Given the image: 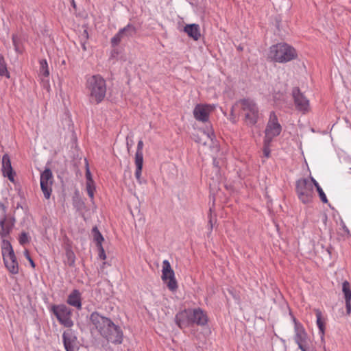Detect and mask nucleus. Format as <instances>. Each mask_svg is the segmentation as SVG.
Here are the masks:
<instances>
[{
  "mask_svg": "<svg viewBox=\"0 0 351 351\" xmlns=\"http://www.w3.org/2000/svg\"><path fill=\"white\" fill-rule=\"evenodd\" d=\"M99 251V257L100 259L105 260L106 258V255L104 251L103 246L97 247Z\"/></svg>",
  "mask_w": 351,
  "mask_h": 351,
  "instance_id": "36",
  "label": "nucleus"
},
{
  "mask_svg": "<svg viewBox=\"0 0 351 351\" xmlns=\"http://www.w3.org/2000/svg\"><path fill=\"white\" fill-rule=\"evenodd\" d=\"M193 324H196L199 326H204L207 324L208 319L206 313L200 308L192 309Z\"/></svg>",
  "mask_w": 351,
  "mask_h": 351,
  "instance_id": "19",
  "label": "nucleus"
},
{
  "mask_svg": "<svg viewBox=\"0 0 351 351\" xmlns=\"http://www.w3.org/2000/svg\"><path fill=\"white\" fill-rule=\"evenodd\" d=\"M120 31L123 35V38H130L134 36L136 34V27L129 23L125 27L120 29Z\"/></svg>",
  "mask_w": 351,
  "mask_h": 351,
  "instance_id": "25",
  "label": "nucleus"
},
{
  "mask_svg": "<svg viewBox=\"0 0 351 351\" xmlns=\"http://www.w3.org/2000/svg\"><path fill=\"white\" fill-rule=\"evenodd\" d=\"M143 142L142 140H140L137 145V149L135 154V160H143Z\"/></svg>",
  "mask_w": 351,
  "mask_h": 351,
  "instance_id": "28",
  "label": "nucleus"
},
{
  "mask_svg": "<svg viewBox=\"0 0 351 351\" xmlns=\"http://www.w3.org/2000/svg\"><path fill=\"white\" fill-rule=\"evenodd\" d=\"M1 253L7 269L12 274H17L19 271V265L16 255L10 243L4 239L2 240Z\"/></svg>",
  "mask_w": 351,
  "mask_h": 351,
  "instance_id": "4",
  "label": "nucleus"
},
{
  "mask_svg": "<svg viewBox=\"0 0 351 351\" xmlns=\"http://www.w3.org/2000/svg\"><path fill=\"white\" fill-rule=\"evenodd\" d=\"M293 321L294 324L293 340L298 348L312 343L303 325L295 317L293 318Z\"/></svg>",
  "mask_w": 351,
  "mask_h": 351,
  "instance_id": "10",
  "label": "nucleus"
},
{
  "mask_svg": "<svg viewBox=\"0 0 351 351\" xmlns=\"http://www.w3.org/2000/svg\"><path fill=\"white\" fill-rule=\"evenodd\" d=\"M19 242L21 244L23 245L28 242V237L27 234L25 232H23L19 237Z\"/></svg>",
  "mask_w": 351,
  "mask_h": 351,
  "instance_id": "37",
  "label": "nucleus"
},
{
  "mask_svg": "<svg viewBox=\"0 0 351 351\" xmlns=\"http://www.w3.org/2000/svg\"><path fill=\"white\" fill-rule=\"evenodd\" d=\"M176 322L181 328H185L193 325L192 309H185L179 312L176 316Z\"/></svg>",
  "mask_w": 351,
  "mask_h": 351,
  "instance_id": "13",
  "label": "nucleus"
},
{
  "mask_svg": "<svg viewBox=\"0 0 351 351\" xmlns=\"http://www.w3.org/2000/svg\"><path fill=\"white\" fill-rule=\"evenodd\" d=\"M282 128L278 123L277 117L274 112H271L269 119L265 129V139L267 142H271L272 139L278 136L281 132Z\"/></svg>",
  "mask_w": 351,
  "mask_h": 351,
  "instance_id": "8",
  "label": "nucleus"
},
{
  "mask_svg": "<svg viewBox=\"0 0 351 351\" xmlns=\"http://www.w3.org/2000/svg\"><path fill=\"white\" fill-rule=\"evenodd\" d=\"M86 89L91 103L101 102L106 93V84L104 79L100 75H93L87 79Z\"/></svg>",
  "mask_w": 351,
  "mask_h": 351,
  "instance_id": "2",
  "label": "nucleus"
},
{
  "mask_svg": "<svg viewBox=\"0 0 351 351\" xmlns=\"http://www.w3.org/2000/svg\"><path fill=\"white\" fill-rule=\"evenodd\" d=\"M184 32L194 40H197L201 36L199 26L197 24L186 25L184 28Z\"/></svg>",
  "mask_w": 351,
  "mask_h": 351,
  "instance_id": "22",
  "label": "nucleus"
},
{
  "mask_svg": "<svg viewBox=\"0 0 351 351\" xmlns=\"http://www.w3.org/2000/svg\"><path fill=\"white\" fill-rule=\"evenodd\" d=\"M239 104L245 113L247 124L254 125L257 122L258 117V110L256 104L250 99H243Z\"/></svg>",
  "mask_w": 351,
  "mask_h": 351,
  "instance_id": "6",
  "label": "nucleus"
},
{
  "mask_svg": "<svg viewBox=\"0 0 351 351\" xmlns=\"http://www.w3.org/2000/svg\"><path fill=\"white\" fill-rule=\"evenodd\" d=\"M49 70L48 64L46 60L43 59L40 60L39 68V77L43 82H48L49 77Z\"/></svg>",
  "mask_w": 351,
  "mask_h": 351,
  "instance_id": "23",
  "label": "nucleus"
},
{
  "mask_svg": "<svg viewBox=\"0 0 351 351\" xmlns=\"http://www.w3.org/2000/svg\"><path fill=\"white\" fill-rule=\"evenodd\" d=\"M51 310L61 324L68 328L73 325V322L71 319L72 311L66 305H54Z\"/></svg>",
  "mask_w": 351,
  "mask_h": 351,
  "instance_id": "7",
  "label": "nucleus"
},
{
  "mask_svg": "<svg viewBox=\"0 0 351 351\" xmlns=\"http://www.w3.org/2000/svg\"><path fill=\"white\" fill-rule=\"evenodd\" d=\"M295 190L299 199L304 204L312 202L313 187L311 181L302 178L296 182Z\"/></svg>",
  "mask_w": 351,
  "mask_h": 351,
  "instance_id": "5",
  "label": "nucleus"
},
{
  "mask_svg": "<svg viewBox=\"0 0 351 351\" xmlns=\"http://www.w3.org/2000/svg\"><path fill=\"white\" fill-rule=\"evenodd\" d=\"M202 134H203V136L204 137H206L210 142H212L213 141L214 134L212 131H208V132L204 131L202 132Z\"/></svg>",
  "mask_w": 351,
  "mask_h": 351,
  "instance_id": "35",
  "label": "nucleus"
},
{
  "mask_svg": "<svg viewBox=\"0 0 351 351\" xmlns=\"http://www.w3.org/2000/svg\"><path fill=\"white\" fill-rule=\"evenodd\" d=\"M350 2H351V0H350Z\"/></svg>",
  "mask_w": 351,
  "mask_h": 351,
  "instance_id": "45",
  "label": "nucleus"
},
{
  "mask_svg": "<svg viewBox=\"0 0 351 351\" xmlns=\"http://www.w3.org/2000/svg\"><path fill=\"white\" fill-rule=\"evenodd\" d=\"M123 35L121 33V32L119 30L117 34H115L112 38H111V44L113 47H115L118 45L122 39H123Z\"/></svg>",
  "mask_w": 351,
  "mask_h": 351,
  "instance_id": "30",
  "label": "nucleus"
},
{
  "mask_svg": "<svg viewBox=\"0 0 351 351\" xmlns=\"http://www.w3.org/2000/svg\"><path fill=\"white\" fill-rule=\"evenodd\" d=\"M270 143L271 142H267V140L264 139L263 154L267 158H268L270 155V149H269Z\"/></svg>",
  "mask_w": 351,
  "mask_h": 351,
  "instance_id": "32",
  "label": "nucleus"
},
{
  "mask_svg": "<svg viewBox=\"0 0 351 351\" xmlns=\"http://www.w3.org/2000/svg\"><path fill=\"white\" fill-rule=\"evenodd\" d=\"M12 42H13L14 45V46H15V47L16 48V36H15V35H13V36H12Z\"/></svg>",
  "mask_w": 351,
  "mask_h": 351,
  "instance_id": "42",
  "label": "nucleus"
},
{
  "mask_svg": "<svg viewBox=\"0 0 351 351\" xmlns=\"http://www.w3.org/2000/svg\"><path fill=\"white\" fill-rule=\"evenodd\" d=\"M311 182L312 183L313 186H315L316 188L317 185H319L318 184V182L313 177L311 178Z\"/></svg>",
  "mask_w": 351,
  "mask_h": 351,
  "instance_id": "41",
  "label": "nucleus"
},
{
  "mask_svg": "<svg viewBox=\"0 0 351 351\" xmlns=\"http://www.w3.org/2000/svg\"><path fill=\"white\" fill-rule=\"evenodd\" d=\"M86 182H94L88 164H86Z\"/></svg>",
  "mask_w": 351,
  "mask_h": 351,
  "instance_id": "34",
  "label": "nucleus"
},
{
  "mask_svg": "<svg viewBox=\"0 0 351 351\" xmlns=\"http://www.w3.org/2000/svg\"><path fill=\"white\" fill-rule=\"evenodd\" d=\"M67 255L69 256V260L71 261V263H74V255L71 252H67Z\"/></svg>",
  "mask_w": 351,
  "mask_h": 351,
  "instance_id": "40",
  "label": "nucleus"
},
{
  "mask_svg": "<svg viewBox=\"0 0 351 351\" xmlns=\"http://www.w3.org/2000/svg\"><path fill=\"white\" fill-rule=\"evenodd\" d=\"M93 239L96 243L97 247L102 246V242L104 239L97 227L93 228Z\"/></svg>",
  "mask_w": 351,
  "mask_h": 351,
  "instance_id": "26",
  "label": "nucleus"
},
{
  "mask_svg": "<svg viewBox=\"0 0 351 351\" xmlns=\"http://www.w3.org/2000/svg\"><path fill=\"white\" fill-rule=\"evenodd\" d=\"M143 164V160H135V165H136L135 178H136L138 183L140 184L146 183V181L141 178Z\"/></svg>",
  "mask_w": 351,
  "mask_h": 351,
  "instance_id": "24",
  "label": "nucleus"
},
{
  "mask_svg": "<svg viewBox=\"0 0 351 351\" xmlns=\"http://www.w3.org/2000/svg\"><path fill=\"white\" fill-rule=\"evenodd\" d=\"M282 96V93L279 94L278 96H274V99H280L281 98V97Z\"/></svg>",
  "mask_w": 351,
  "mask_h": 351,
  "instance_id": "43",
  "label": "nucleus"
},
{
  "mask_svg": "<svg viewBox=\"0 0 351 351\" xmlns=\"http://www.w3.org/2000/svg\"><path fill=\"white\" fill-rule=\"evenodd\" d=\"M2 171L4 176L12 182L14 181V173L12 170L10 157L8 154H4L2 157Z\"/></svg>",
  "mask_w": 351,
  "mask_h": 351,
  "instance_id": "16",
  "label": "nucleus"
},
{
  "mask_svg": "<svg viewBox=\"0 0 351 351\" xmlns=\"http://www.w3.org/2000/svg\"><path fill=\"white\" fill-rule=\"evenodd\" d=\"M67 303L77 309L82 308L81 293L78 290H73L68 296Z\"/></svg>",
  "mask_w": 351,
  "mask_h": 351,
  "instance_id": "20",
  "label": "nucleus"
},
{
  "mask_svg": "<svg viewBox=\"0 0 351 351\" xmlns=\"http://www.w3.org/2000/svg\"><path fill=\"white\" fill-rule=\"evenodd\" d=\"M90 319L92 324L108 341L115 344L122 343V331L109 318L94 312L90 315Z\"/></svg>",
  "mask_w": 351,
  "mask_h": 351,
  "instance_id": "1",
  "label": "nucleus"
},
{
  "mask_svg": "<svg viewBox=\"0 0 351 351\" xmlns=\"http://www.w3.org/2000/svg\"><path fill=\"white\" fill-rule=\"evenodd\" d=\"M24 254H25V256L26 257V258H27V259L29 261V262L30 263L31 266H32V267H35V264H34V263L33 260L32 259V258L30 257L29 254V252H28V251H27V250H25V252H24Z\"/></svg>",
  "mask_w": 351,
  "mask_h": 351,
  "instance_id": "38",
  "label": "nucleus"
},
{
  "mask_svg": "<svg viewBox=\"0 0 351 351\" xmlns=\"http://www.w3.org/2000/svg\"><path fill=\"white\" fill-rule=\"evenodd\" d=\"M14 221L12 219H8L5 217H0V234L1 237L4 238L8 236L12 227L14 226Z\"/></svg>",
  "mask_w": 351,
  "mask_h": 351,
  "instance_id": "17",
  "label": "nucleus"
},
{
  "mask_svg": "<svg viewBox=\"0 0 351 351\" xmlns=\"http://www.w3.org/2000/svg\"><path fill=\"white\" fill-rule=\"evenodd\" d=\"M53 174L49 169H46L40 174V188L46 199H49L52 191Z\"/></svg>",
  "mask_w": 351,
  "mask_h": 351,
  "instance_id": "11",
  "label": "nucleus"
},
{
  "mask_svg": "<svg viewBox=\"0 0 351 351\" xmlns=\"http://www.w3.org/2000/svg\"><path fill=\"white\" fill-rule=\"evenodd\" d=\"M64 346L66 351H75L77 347V337L74 332L69 329L64 332L63 335Z\"/></svg>",
  "mask_w": 351,
  "mask_h": 351,
  "instance_id": "15",
  "label": "nucleus"
},
{
  "mask_svg": "<svg viewBox=\"0 0 351 351\" xmlns=\"http://www.w3.org/2000/svg\"><path fill=\"white\" fill-rule=\"evenodd\" d=\"M301 351H316L315 347L313 345L312 343H310L307 345L302 346L298 348Z\"/></svg>",
  "mask_w": 351,
  "mask_h": 351,
  "instance_id": "33",
  "label": "nucleus"
},
{
  "mask_svg": "<svg viewBox=\"0 0 351 351\" xmlns=\"http://www.w3.org/2000/svg\"><path fill=\"white\" fill-rule=\"evenodd\" d=\"M316 189L322 202L324 203H327L328 199L322 187L319 185H317Z\"/></svg>",
  "mask_w": 351,
  "mask_h": 351,
  "instance_id": "31",
  "label": "nucleus"
},
{
  "mask_svg": "<svg viewBox=\"0 0 351 351\" xmlns=\"http://www.w3.org/2000/svg\"><path fill=\"white\" fill-rule=\"evenodd\" d=\"M162 280L167 284L169 290L174 291L177 289L175 274L167 260L162 261Z\"/></svg>",
  "mask_w": 351,
  "mask_h": 351,
  "instance_id": "9",
  "label": "nucleus"
},
{
  "mask_svg": "<svg viewBox=\"0 0 351 351\" xmlns=\"http://www.w3.org/2000/svg\"><path fill=\"white\" fill-rule=\"evenodd\" d=\"M86 190L88 193V195L90 198L91 201H93L94 199V194L95 191V182H86Z\"/></svg>",
  "mask_w": 351,
  "mask_h": 351,
  "instance_id": "29",
  "label": "nucleus"
},
{
  "mask_svg": "<svg viewBox=\"0 0 351 351\" xmlns=\"http://www.w3.org/2000/svg\"><path fill=\"white\" fill-rule=\"evenodd\" d=\"M314 312L316 315V324L319 329V334L320 335L321 340L324 341L325 335V319L322 315V311L318 309H314Z\"/></svg>",
  "mask_w": 351,
  "mask_h": 351,
  "instance_id": "21",
  "label": "nucleus"
},
{
  "mask_svg": "<svg viewBox=\"0 0 351 351\" xmlns=\"http://www.w3.org/2000/svg\"><path fill=\"white\" fill-rule=\"evenodd\" d=\"M6 208L5 206L0 203V217H5Z\"/></svg>",
  "mask_w": 351,
  "mask_h": 351,
  "instance_id": "39",
  "label": "nucleus"
},
{
  "mask_svg": "<svg viewBox=\"0 0 351 351\" xmlns=\"http://www.w3.org/2000/svg\"><path fill=\"white\" fill-rule=\"evenodd\" d=\"M202 143H203L204 145H206V144H208V142H207L206 141H203V142H202Z\"/></svg>",
  "mask_w": 351,
  "mask_h": 351,
  "instance_id": "44",
  "label": "nucleus"
},
{
  "mask_svg": "<svg viewBox=\"0 0 351 351\" xmlns=\"http://www.w3.org/2000/svg\"><path fill=\"white\" fill-rule=\"evenodd\" d=\"M269 57L278 62H287L296 58L297 53L288 44L278 43L270 47Z\"/></svg>",
  "mask_w": 351,
  "mask_h": 351,
  "instance_id": "3",
  "label": "nucleus"
},
{
  "mask_svg": "<svg viewBox=\"0 0 351 351\" xmlns=\"http://www.w3.org/2000/svg\"><path fill=\"white\" fill-rule=\"evenodd\" d=\"M292 93L297 110L302 113L308 112L310 109L308 99L297 88H293Z\"/></svg>",
  "mask_w": 351,
  "mask_h": 351,
  "instance_id": "12",
  "label": "nucleus"
},
{
  "mask_svg": "<svg viewBox=\"0 0 351 351\" xmlns=\"http://www.w3.org/2000/svg\"><path fill=\"white\" fill-rule=\"evenodd\" d=\"M0 75L5 76L7 78L10 77V75L8 71L4 58L1 54H0Z\"/></svg>",
  "mask_w": 351,
  "mask_h": 351,
  "instance_id": "27",
  "label": "nucleus"
},
{
  "mask_svg": "<svg viewBox=\"0 0 351 351\" xmlns=\"http://www.w3.org/2000/svg\"><path fill=\"white\" fill-rule=\"evenodd\" d=\"M342 293L346 302L347 314L350 315L351 313V285L346 280L342 283Z\"/></svg>",
  "mask_w": 351,
  "mask_h": 351,
  "instance_id": "18",
  "label": "nucleus"
},
{
  "mask_svg": "<svg viewBox=\"0 0 351 351\" xmlns=\"http://www.w3.org/2000/svg\"><path fill=\"white\" fill-rule=\"evenodd\" d=\"M213 110V108L209 105H197L193 110L195 118L202 122L208 120L209 114Z\"/></svg>",
  "mask_w": 351,
  "mask_h": 351,
  "instance_id": "14",
  "label": "nucleus"
}]
</instances>
